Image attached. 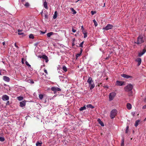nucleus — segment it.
<instances>
[{"mask_svg":"<svg viewBox=\"0 0 146 146\" xmlns=\"http://www.w3.org/2000/svg\"><path fill=\"white\" fill-rule=\"evenodd\" d=\"M133 86L131 84H127L124 88L125 91L129 92L128 95L129 96H132L133 95V91L132 89L133 88Z\"/></svg>","mask_w":146,"mask_h":146,"instance_id":"obj_1","label":"nucleus"},{"mask_svg":"<svg viewBox=\"0 0 146 146\" xmlns=\"http://www.w3.org/2000/svg\"><path fill=\"white\" fill-rule=\"evenodd\" d=\"M87 82L89 84L90 90L93 89L95 86L94 83L92 78L91 77H89L87 81Z\"/></svg>","mask_w":146,"mask_h":146,"instance_id":"obj_2","label":"nucleus"},{"mask_svg":"<svg viewBox=\"0 0 146 146\" xmlns=\"http://www.w3.org/2000/svg\"><path fill=\"white\" fill-rule=\"evenodd\" d=\"M145 39L144 38L143 35H139L137 38V41L135 42V43L137 44H140L143 43Z\"/></svg>","mask_w":146,"mask_h":146,"instance_id":"obj_3","label":"nucleus"},{"mask_svg":"<svg viewBox=\"0 0 146 146\" xmlns=\"http://www.w3.org/2000/svg\"><path fill=\"white\" fill-rule=\"evenodd\" d=\"M117 110L115 109H114L110 113V117L111 119L113 118L115 116L117 115Z\"/></svg>","mask_w":146,"mask_h":146,"instance_id":"obj_4","label":"nucleus"},{"mask_svg":"<svg viewBox=\"0 0 146 146\" xmlns=\"http://www.w3.org/2000/svg\"><path fill=\"white\" fill-rule=\"evenodd\" d=\"M116 93L114 92H112L110 94L109 96V100L110 101L112 100H113L114 97L115 96Z\"/></svg>","mask_w":146,"mask_h":146,"instance_id":"obj_5","label":"nucleus"},{"mask_svg":"<svg viewBox=\"0 0 146 146\" xmlns=\"http://www.w3.org/2000/svg\"><path fill=\"white\" fill-rule=\"evenodd\" d=\"M51 90L54 91V94H56L57 91H61V89L58 87H52L51 88Z\"/></svg>","mask_w":146,"mask_h":146,"instance_id":"obj_6","label":"nucleus"},{"mask_svg":"<svg viewBox=\"0 0 146 146\" xmlns=\"http://www.w3.org/2000/svg\"><path fill=\"white\" fill-rule=\"evenodd\" d=\"M113 27V25L110 24H108L105 28H104V29H105L106 30H108L112 29Z\"/></svg>","mask_w":146,"mask_h":146,"instance_id":"obj_7","label":"nucleus"},{"mask_svg":"<svg viewBox=\"0 0 146 146\" xmlns=\"http://www.w3.org/2000/svg\"><path fill=\"white\" fill-rule=\"evenodd\" d=\"M39 57L40 58H42L45 60L46 62H47L48 61V57L45 55H42V56H40Z\"/></svg>","mask_w":146,"mask_h":146,"instance_id":"obj_8","label":"nucleus"},{"mask_svg":"<svg viewBox=\"0 0 146 146\" xmlns=\"http://www.w3.org/2000/svg\"><path fill=\"white\" fill-rule=\"evenodd\" d=\"M2 98L3 101H7L9 100V97L7 95H5L3 96Z\"/></svg>","mask_w":146,"mask_h":146,"instance_id":"obj_9","label":"nucleus"},{"mask_svg":"<svg viewBox=\"0 0 146 146\" xmlns=\"http://www.w3.org/2000/svg\"><path fill=\"white\" fill-rule=\"evenodd\" d=\"M124 84V82L119 81H117L115 83V85L118 86H121Z\"/></svg>","mask_w":146,"mask_h":146,"instance_id":"obj_10","label":"nucleus"},{"mask_svg":"<svg viewBox=\"0 0 146 146\" xmlns=\"http://www.w3.org/2000/svg\"><path fill=\"white\" fill-rule=\"evenodd\" d=\"M23 30L19 29L18 30V34L19 35H22V36H25L26 35L22 32Z\"/></svg>","mask_w":146,"mask_h":146,"instance_id":"obj_11","label":"nucleus"},{"mask_svg":"<svg viewBox=\"0 0 146 146\" xmlns=\"http://www.w3.org/2000/svg\"><path fill=\"white\" fill-rule=\"evenodd\" d=\"M136 61L138 62L137 65L139 66L141 63V59L140 58H137L136 60Z\"/></svg>","mask_w":146,"mask_h":146,"instance_id":"obj_12","label":"nucleus"},{"mask_svg":"<svg viewBox=\"0 0 146 146\" xmlns=\"http://www.w3.org/2000/svg\"><path fill=\"white\" fill-rule=\"evenodd\" d=\"M121 76L123 78H129L131 77V76L127 75L125 74H122L121 75Z\"/></svg>","mask_w":146,"mask_h":146,"instance_id":"obj_13","label":"nucleus"},{"mask_svg":"<svg viewBox=\"0 0 146 146\" xmlns=\"http://www.w3.org/2000/svg\"><path fill=\"white\" fill-rule=\"evenodd\" d=\"M146 52V50L144 48L143 49V51L139 53L138 56L139 57L143 55Z\"/></svg>","mask_w":146,"mask_h":146,"instance_id":"obj_14","label":"nucleus"},{"mask_svg":"<svg viewBox=\"0 0 146 146\" xmlns=\"http://www.w3.org/2000/svg\"><path fill=\"white\" fill-rule=\"evenodd\" d=\"M20 106L21 107H23L24 106L26 105L25 101H23L22 102H20Z\"/></svg>","mask_w":146,"mask_h":146,"instance_id":"obj_15","label":"nucleus"},{"mask_svg":"<svg viewBox=\"0 0 146 146\" xmlns=\"http://www.w3.org/2000/svg\"><path fill=\"white\" fill-rule=\"evenodd\" d=\"M3 80L7 82H9L10 81V78L8 77L5 76L3 77Z\"/></svg>","mask_w":146,"mask_h":146,"instance_id":"obj_16","label":"nucleus"},{"mask_svg":"<svg viewBox=\"0 0 146 146\" xmlns=\"http://www.w3.org/2000/svg\"><path fill=\"white\" fill-rule=\"evenodd\" d=\"M127 108L128 110H130L132 108V106L129 103H127Z\"/></svg>","mask_w":146,"mask_h":146,"instance_id":"obj_17","label":"nucleus"},{"mask_svg":"<svg viewBox=\"0 0 146 146\" xmlns=\"http://www.w3.org/2000/svg\"><path fill=\"white\" fill-rule=\"evenodd\" d=\"M98 121L99 122V123L102 126H104V124L103 123V122L100 119H98Z\"/></svg>","mask_w":146,"mask_h":146,"instance_id":"obj_18","label":"nucleus"},{"mask_svg":"<svg viewBox=\"0 0 146 146\" xmlns=\"http://www.w3.org/2000/svg\"><path fill=\"white\" fill-rule=\"evenodd\" d=\"M44 7L46 9H48V6H47V2L46 1H45L44 2Z\"/></svg>","mask_w":146,"mask_h":146,"instance_id":"obj_19","label":"nucleus"},{"mask_svg":"<svg viewBox=\"0 0 146 146\" xmlns=\"http://www.w3.org/2000/svg\"><path fill=\"white\" fill-rule=\"evenodd\" d=\"M54 34L52 32H50L49 33H48L47 34V36L49 38L51 36L53 35Z\"/></svg>","mask_w":146,"mask_h":146,"instance_id":"obj_20","label":"nucleus"},{"mask_svg":"<svg viewBox=\"0 0 146 146\" xmlns=\"http://www.w3.org/2000/svg\"><path fill=\"white\" fill-rule=\"evenodd\" d=\"M86 107L88 108H92L93 109L94 108V107L93 106L92 104H89L86 106Z\"/></svg>","mask_w":146,"mask_h":146,"instance_id":"obj_21","label":"nucleus"},{"mask_svg":"<svg viewBox=\"0 0 146 146\" xmlns=\"http://www.w3.org/2000/svg\"><path fill=\"white\" fill-rule=\"evenodd\" d=\"M124 138H122L121 140V146H124Z\"/></svg>","mask_w":146,"mask_h":146,"instance_id":"obj_22","label":"nucleus"},{"mask_svg":"<svg viewBox=\"0 0 146 146\" xmlns=\"http://www.w3.org/2000/svg\"><path fill=\"white\" fill-rule=\"evenodd\" d=\"M42 144V143L41 141L40 143L38 141H37L36 143V146H41V145Z\"/></svg>","mask_w":146,"mask_h":146,"instance_id":"obj_23","label":"nucleus"},{"mask_svg":"<svg viewBox=\"0 0 146 146\" xmlns=\"http://www.w3.org/2000/svg\"><path fill=\"white\" fill-rule=\"evenodd\" d=\"M140 122L139 120H137L135 122V126L136 127H137L139 124V123Z\"/></svg>","mask_w":146,"mask_h":146,"instance_id":"obj_24","label":"nucleus"},{"mask_svg":"<svg viewBox=\"0 0 146 146\" xmlns=\"http://www.w3.org/2000/svg\"><path fill=\"white\" fill-rule=\"evenodd\" d=\"M57 17V11H56L54 12V15L53 17V18L54 19H56Z\"/></svg>","mask_w":146,"mask_h":146,"instance_id":"obj_25","label":"nucleus"},{"mask_svg":"<svg viewBox=\"0 0 146 146\" xmlns=\"http://www.w3.org/2000/svg\"><path fill=\"white\" fill-rule=\"evenodd\" d=\"M86 106L85 105V106H84L83 107H81V108H80V109L79 110L80 111H82L83 110H86Z\"/></svg>","mask_w":146,"mask_h":146,"instance_id":"obj_26","label":"nucleus"},{"mask_svg":"<svg viewBox=\"0 0 146 146\" xmlns=\"http://www.w3.org/2000/svg\"><path fill=\"white\" fill-rule=\"evenodd\" d=\"M70 9L73 12V14H74L76 13V12L74 9L73 8H71Z\"/></svg>","mask_w":146,"mask_h":146,"instance_id":"obj_27","label":"nucleus"},{"mask_svg":"<svg viewBox=\"0 0 146 146\" xmlns=\"http://www.w3.org/2000/svg\"><path fill=\"white\" fill-rule=\"evenodd\" d=\"M63 70L65 72H66L67 71V68L65 66H63L62 67Z\"/></svg>","mask_w":146,"mask_h":146,"instance_id":"obj_28","label":"nucleus"},{"mask_svg":"<svg viewBox=\"0 0 146 146\" xmlns=\"http://www.w3.org/2000/svg\"><path fill=\"white\" fill-rule=\"evenodd\" d=\"M93 22L94 23V25L95 27H96L98 25V23L95 20V19H94L93 20Z\"/></svg>","mask_w":146,"mask_h":146,"instance_id":"obj_29","label":"nucleus"},{"mask_svg":"<svg viewBox=\"0 0 146 146\" xmlns=\"http://www.w3.org/2000/svg\"><path fill=\"white\" fill-rule=\"evenodd\" d=\"M5 138L4 137H0V141L3 142L5 141Z\"/></svg>","mask_w":146,"mask_h":146,"instance_id":"obj_30","label":"nucleus"},{"mask_svg":"<svg viewBox=\"0 0 146 146\" xmlns=\"http://www.w3.org/2000/svg\"><path fill=\"white\" fill-rule=\"evenodd\" d=\"M39 97L40 100H42L43 97V95L42 94H40L39 95Z\"/></svg>","mask_w":146,"mask_h":146,"instance_id":"obj_31","label":"nucleus"},{"mask_svg":"<svg viewBox=\"0 0 146 146\" xmlns=\"http://www.w3.org/2000/svg\"><path fill=\"white\" fill-rule=\"evenodd\" d=\"M17 99L21 101L23 99V97L22 96H20L17 97Z\"/></svg>","mask_w":146,"mask_h":146,"instance_id":"obj_32","label":"nucleus"},{"mask_svg":"<svg viewBox=\"0 0 146 146\" xmlns=\"http://www.w3.org/2000/svg\"><path fill=\"white\" fill-rule=\"evenodd\" d=\"M29 37L30 38L34 39V35L32 34H30L29 35Z\"/></svg>","mask_w":146,"mask_h":146,"instance_id":"obj_33","label":"nucleus"},{"mask_svg":"<svg viewBox=\"0 0 146 146\" xmlns=\"http://www.w3.org/2000/svg\"><path fill=\"white\" fill-rule=\"evenodd\" d=\"M83 33L84 34V38H86L87 36V31H86V32H84V33Z\"/></svg>","mask_w":146,"mask_h":146,"instance_id":"obj_34","label":"nucleus"},{"mask_svg":"<svg viewBox=\"0 0 146 146\" xmlns=\"http://www.w3.org/2000/svg\"><path fill=\"white\" fill-rule=\"evenodd\" d=\"M81 30L83 33H84V32H86V31L84 29V28L83 26H81Z\"/></svg>","mask_w":146,"mask_h":146,"instance_id":"obj_35","label":"nucleus"},{"mask_svg":"<svg viewBox=\"0 0 146 146\" xmlns=\"http://www.w3.org/2000/svg\"><path fill=\"white\" fill-rule=\"evenodd\" d=\"M25 64H26V65L27 66H28L29 67H30L31 66V65L29 64L28 62L27 61H26L25 62Z\"/></svg>","mask_w":146,"mask_h":146,"instance_id":"obj_36","label":"nucleus"},{"mask_svg":"<svg viewBox=\"0 0 146 146\" xmlns=\"http://www.w3.org/2000/svg\"><path fill=\"white\" fill-rule=\"evenodd\" d=\"M25 6L26 7H28L29 6V4L28 3H27L25 5Z\"/></svg>","mask_w":146,"mask_h":146,"instance_id":"obj_37","label":"nucleus"},{"mask_svg":"<svg viewBox=\"0 0 146 146\" xmlns=\"http://www.w3.org/2000/svg\"><path fill=\"white\" fill-rule=\"evenodd\" d=\"M128 129H129V126H127L126 127V131H125V133H127L128 130Z\"/></svg>","mask_w":146,"mask_h":146,"instance_id":"obj_38","label":"nucleus"},{"mask_svg":"<svg viewBox=\"0 0 146 146\" xmlns=\"http://www.w3.org/2000/svg\"><path fill=\"white\" fill-rule=\"evenodd\" d=\"M96 13V12L95 11H92L91 12V14L92 15H93Z\"/></svg>","mask_w":146,"mask_h":146,"instance_id":"obj_39","label":"nucleus"},{"mask_svg":"<svg viewBox=\"0 0 146 146\" xmlns=\"http://www.w3.org/2000/svg\"><path fill=\"white\" fill-rule=\"evenodd\" d=\"M81 53L77 54L76 55V58H77L78 57L80 56L81 55Z\"/></svg>","mask_w":146,"mask_h":146,"instance_id":"obj_40","label":"nucleus"},{"mask_svg":"<svg viewBox=\"0 0 146 146\" xmlns=\"http://www.w3.org/2000/svg\"><path fill=\"white\" fill-rule=\"evenodd\" d=\"M84 43V41H83L80 44V45H79V46L80 47H83V44Z\"/></svg>","mask_w":146,"mask_h":146,"instance_id":"obj_41","label":"nucleus"},{"mask_svg":"<svg viewBox=\"0 0 146 146\" xmlns=\"http://www.w3.org/2000/svg\"><path fill=\"white\" fill-rule=\"evenodd\" d=\"M44 72L46 74H48V72L46 69H44Z\"/></svg>","mask_w":146,"mask_h":146,"instance_id":"obj_42","label":"nucleus"},{"mask_svg":"<svg viewBox=\"0 0 146 146\" xmlns=\"http://www.w3.org/2000/svg\"><path fill=\"white\" fill-rule=\"evenodd\" d=\"M24 59L23 58H22V60H21V62L22 64H24Z\"/></svg>","mask_w":146,"mask_h":146,"instance_id":"obj_43","label":"nucleus"},{"mask_svg":"<svg viewBox=\"0 0 146 146\" xmlns=\"http://www.w3.org/2000/svg\"><path fill=\"white\" fill-rule=\"evenodd\" d=\"M76 30H75V29H72V31L73 32V33H75L76 32Z\"/></svg>","mask_w":146,"mask_h":146,"instance_id":"obj_44","label":"nucleus"},{"mask_svg":"<svg viewBox=\"0 0 146 146\" xmlns=\"http://www.w3.org/2000/svg\"><path fill=\"white\" fill-rule=\"evenodd\" d=\"M143 109H146V104L143 106Z\"/></svg>","mask_w":146,"mask_h":146,"instance_id":"obj_45","label":"nucleus"},{"mask_svg":"<svg viewBox=\"0 0 146 146\" xmlns=\"http://www.w3.org/2000/svg\"><path fill=\"white\" fill-rule=\"evenodd\" d=\"M45 18H46V19H48V15H47L46 14H45Z\"/></svg>","mask_w":146,"mask_h":146,"instance_id":"obj_46","label":"nucleus"},{"mask_svg":"<svg viewBox=\"0 0 146 146\" xmlns=\"http://www.w3.org/2000/svg\"><path fill=\"white\" fill-rule=\"evenodd\" d=\"M9 104V101H7L6 103V105H8Z\"/></svg>","mask_w":146,"mask_h":146,"instance_id":"obj_47","label":"nucleus"},{"mask_svg":"<svg viewBox=\"0 0 146 146\" xmlns=\"http://www.w3.org/2000/svg\"><path fill=\"white\" fill-rule=\"evenodd\" d=\"M15 46L16 47H17V48H19V47L18 46H17V45H16V43H15Z\"/></svg>","mask_w":146,"mask_h":146,"instance_id":"obj_48","label":"nucleus"},{"mask_svg":"<svg viewBox=\"0 0 146 146\" xmlns=\"http://www.w3.org/2000/svg\"><path fill=\"white\" fill-rule=\"evenodd\" d=\"M2 44L3 45H5V41L4 42H3L2 43Z\"/></svg>","mask_w":146,"mask_h":146,"instance_id":"obj_49","label":"nucleus"},{"mask_svg":"<svg viewBox=\"0 0 146 146\" xmlns=\"http://www.w3.org/2000/svg\"><path fill=\"white\" fill-rule=\"evenodd\" d=\"M82 52V49H81L80 51V53H81V54Z\"/></svg>","mask_w":146,"mask_h":146,"instance_id":"obj_50","label":"nucleus"},{"mask_svg":"<svg viewBox=\"0 0 146 146\" xmlns=\"http://www.w3.org/2000/svg\"><path fill=\"white\" fill-rule=\"evenodd\" d=\"M41 32L43 34H44L45 33V32H42V31H41Z\"/></svg>","mask_w":146,"mask_h":146,"instance_id":"obj_51","label":"nucleus"},{"mask_svg":"<svg viewBox=\"0 0 146 146\" xmlns=\"http://www.w3.org/2000/svg\"><path fill=\"white\" fill-rule=\"evenodd\" d=\"M105 87L106 88H108V86H106Z\"/></svg>","mask_w":146,"mask_h":146,"instance_id":"obj_52","label":"nucleus"},{"mask_svg":"<svg viewBox=\"0 0 146 146\" xmlns=\"http://www.w3.org/2000/svg\"><path fill=\"white\" fill-rule=\"evenodd\" d=\"M72 46H74V44L73 43H72Z\"/></svg>","mask_w":146,"mask_h":146,"instance_id":"obj_53","label":"nucleus"},{"mask_svg":"<svg viewBox=\"0 0 146 146\" xmlns=\"http://www.w3.org/2000/svg\"><path fill=\"white\" fill-rule=\"evenodd\" d=\"M105 3L104 4V6H105Z\"/></svg>","mask_w":146,"mask_h":146,"instance_id":"obj_54","label":"nucleus"}]
</instances>
